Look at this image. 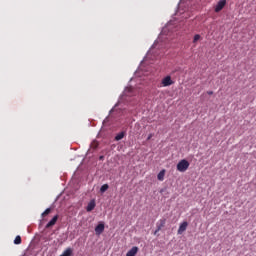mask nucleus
<instances>
[{
	"instance_id": "f257e3e1",
	"label": "nucleus",
	"mask_w": 256,
	"mask_h": 256,
	"mask_svg": "<svg viewBox=\"0 0 256 256\" xmlns=\"http://www.w3.org/2000/svg\"><path fill=\"white\" fill-rule=\"evenodd\" d=\"M189 161L183 159L177 164V171H180V173H185L187 169H189Z\"/></svg>"
},
{
	"instance_id": "f03ea898",
	"label": "nucleus",
	"mask_w": 256,
	"mask_h": 256,
	"mask_svg": "<svg viewBox=\"0 0 256 256\" xmlns=\"http://www.w3.org/2000/svg\"><path fill=\"white\" fill-rule=\"evenodd\" d=\"M225 5H227V0H220L214 7L215 13H220V11H223Z\"/></svg>"
},
{
	"instance_id": "7ed1b4c3",
	"label": "nucleus",
	"mask_w": 256,
	"mask_h": 256,
	"mask_svg": "<svg viewBox=\"0 0 256 256\" xmlns=\"http://www.w3.org/2000/svg\"><path fill=\"white\" fill-rule=\"evenodd\" d=\"M162 87H170V85H173L175 82L171 79V76H166L162 79Z\"/></svg>"
},
{
	"instance_id": "20e7f679",
	"label": "nucleus",
	"mask_w": 256,
	"mask_h": 256,
	"mask_svg": "<svg viewBox=\"0 0 256 256\" xmlns=\"http://www.w3.org/2000/svg\"><path fill=\"white\" fill-rule=\"evenodd\" d=\"M187 227H189V223L187 221L182 222L178 228V235H183L187 231Z\"/></svg>"
},
{
	"instance_id": "39448f33",
	"label": "nucleus",
	"mask_w": 256,
	"mask_h": 256,
	"mask_svg": "<svg viewBox=\"0 0 256 256\" xmlns=\"http://www.w3.org/2000/svg\"><path fill=\"white\" fill-rule=\"evenodd\" d=\"M166 223H167L166 218H161L160 220H158V222L156 223L157 231H161V229L165 227Z\"/></svg>"
},
{
	"instance_id": "423d86ee",
	"label": "nucleus",
	"mask_w": 256,
	"mask_h": 256,
	"mask_svg": "<svg viewBox=\"0 0 256 256\" xmlns=\"http://www.w3.org/2000/svg\"><path fill=\"white\" fill-rule=\"evenodd\" d=\"M103 231H105V224L100 223L95 227V233L96 235H101V233H103Z\"/></svg>"
},
{
	"instance_id": "0eeeda50",
	"label": "nucleus",
	"mask_w": 256,
	"mask_h": 256,
	"mask_svg": "<svg viewBox=\"0 0 256 256\" xmlns=\"http://www.w3.org/2000/svg\"><path fill=\"white\" fill-rule=\"evenodd\" d=\"M58 219H59V215L54 216V217L47 223L46 229H49V228L53 227V225H55V223H57Z\"/></svg>"
},
{
	"instance_id": "6e6552de",
	"label": "nucleus",
	"mask_w": 256,
	"mask_h": 256,
	"mask_svg": "<svg viewBox=\"0 0 256 256\" xmlns=\"http://www.w3.org/2000/svg\"><path fill=\"white\" fill-rule=\"evenodd\" d=\"M139 253V247L133 246L126 254V256H135Z\"/></svg>"
},
{
	"instance_id": "1a4fd4ad",
	"label": "nucleus",
	"mask_w": 256,
	"mask_h": 256,
	"mask_svg": "<svg viewBox=\"0 0 256 256\" xmlns=\"http://www.w3.org/2000/svg\"><path fill=\"white\" fill-rule=\"evenodd\" d=\"M95 207H96L95 200H91V201L88 203L87 207H86V211H87L88 213H90V211H93V209H95Z\"/></svg>"
},
{
	"instance_id": "9d476101",
	"label": "nucleus",
	"mask_w": 256,
	"mask_h": 256,
	"mask_svg": "<svg viewBox=\"0 0 256 256\" xmlns=\"http://www.w3.org/2000/svg\"><path fill=\"white\" fill-rule=\"evenodd\" d=\"M158 181H164L165 179V169L161 170L157 175Z\"/></svg>"
},
{
	"instance_id": "9b49d317",
	"label": "nucleus",
	"mask_w": 256,
	"mask_h": 256,
	"mask_svg": "<svg viewBox=\"0 0 256 256\" xmlns=\"http://www.w3.org/2000/svg\"><path fill=\"white\" fill-rule=\"evenodd\" d=\"M62 256H73V249L72 248H67L64 250L62 253Z\"/></svg>"
},
{
	"instance_id": "f8f14e48",
	"label": "nucleus",
	"mask_w": 256,
	"mask_h": 256,
	"mask_svg": "<svg viewBox=\"0 0 256 256\" xmlns=\"http://www.w3.org/2000/svg\"><path fill=\"white\" fill-rule=\"evenodd\" d=\"M125 137V132H120L115 136V141H121Z\"/></svg>"
},
{
	"instance_id": "ddd939ff",
	"label": "nucleus",
	"mask_w": 256,
	"mask_h": 256,
	"mask_svg": "<svg viewBox=\"0 0 256 256\" xmlns=\"http://www.w3.org/2000/svg\"><path fill=\"white\" fill-rule=\"evenodd\" d=\"M14 245H21V236H16L14 239Z\"/></svg>"
},
{
	"instance_id": "4468645a",
	"label": "nucleus",
	"mask_w": 256,
	"mask_h": 256,
	"mask_svg": "<svg viewBox=\"0 0 256 256\" xmlns=\"http://www.w3.org/2000/svg\"><path fill=\"white\" fill-rule=\"evenodd\" d=\"M107 189H109V184H104L101 186L100 191H101V193H105V191H107Z\"/></svg>"
},
{
	"instance_id": "2eb2a0df",
	"label": "nucleus",
	"mask_w": 256,
	"mask_h": 256,
	"mask_svg": "<svg viewBox=\"0 0 256 256\" xmlns=\"http://www.w3.org/2000/svg\"><path fill=\"white\" fill-rule=\"evenodd\" d=\"M49 213H51V208H47V209L42 213V217H47V215H49Z\"/></svg>"
},
{
	"instance_id": "dca6fc26",
	"label": "nucleus",
	"mask_w": 256,
	"mask_h": 256,
	"mask_svg": "<svg viewBox=\"0 0 256 256\" xmlns=\"http://www.w3.org/2000/svg\"><path fill=\"white\" fill-rule=\"evenodd\" d=\"M200 39H201V35L199 34L194 35L193 43H197V41H199Z\"/></svg>"
},
{
	"instance_id": "f3484780",
	"label": "nucleus",
	"mask_w": 256,
	"mask_h": 256,
	"mask_svg": "<svg viewBox=\"0 0 256 256\" xmlns=\"http://www.w3.org/2000/svg\"><path fill=\"white\" fill-rule=\"evenodd\" d=\"M152 138H153V134H149L147 137V141H151Z\"/></svg>"
},
{
	"instance_id": "a211bd4d",
	"label": "nucleus",
	"mask_w": 256,
	"mask_h": 256,
	"mask_svg": "<svg viewBox=\"0 0 256 256\" xmlns=\"http://www.w3.org/2000/svg\"><path fill=\"white\" fill-rule=\"evenodd\" d=\"M207 95H213V91H208Z\"/></svg>"
},
{
	"instance_id": "6ab92c4d",
	"label": "nucleus",
	"mask_w": 256,
	"mask_h": 256,
	"mask_svg": "<svg viewBox=\"0 0 256 256\" xmlns=\"http://www.w3.org/2000/svg\"><path fill=\"white\" fill-rule=\"evenodd\" d=\"M97 142H94V148L97 149Z\"/></svg>"
},
{
	"instance_id": "aec40b11",
	"label": "nucleus",
	"mask_w": 256,
	"mask_h": 256,
	"mask_svg": "<svg viewBox=\"0 0 256 256\" xmlns=\"http://www.w3.org/2000/svg\"><path fill=\"white\" fill-rule=\"evenodd\" d=\"M158 232H159V231H157V228H156V230H155V232H154V235H157Z\"/></svg>"
},
{
	"instance_id": "412c9836",
	"label": "nucleus",
	"mask_w": 256,
	"mask_h": 256,
	"mask_svg": "<svg viewBox=\"0 0 256 256\" xmlns=\"http://www.w3.org/2000/svg\"><path fill=\"white\" fill-rule=\"evenodd\" d=\"M100 159H103V156H100Z\"/></svg>"
}]
</instances>
